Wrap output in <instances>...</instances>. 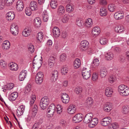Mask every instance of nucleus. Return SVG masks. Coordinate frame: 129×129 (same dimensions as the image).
Segmentation results:
<instances>
[{"instance_id": "1", "label": "nucleus", "mask_w": 129, "mask_h": 129, "mask_svg": "<svg viewBox=\"0 0 129 129\" xmlns=\"http://www.w3.org/2000/svg\"><path fill=\"white\" fill-rule=\"evenodd\" d=\"M49 103V99L47 96H45L40 100V106L41 109L44 110L47 108Z\"/></svg>"}, {"instance_id": "2", "label": "nucleus", "mask_w": 129, "mask_h": 129, "mask_svg": "<svg viewBox=\"0 0 129 129\" xmlns=\"http://www.w3.org/2000/svg\"><path fill=\"white\" fill-rule=\"evenodd\" d=\"M40 57L36 56L33 61V67L34 68L39 69L41 66L42 63V59H40Z\"/></svg>"}, {"instance_id": "3", "label": "nucleus", "mask_w": 129, "mask_h": 129, "mask_svg": "<svg viewBox=\"0 0 129 129\" xmlns=\"http://www.w3.org/2000/svg\"><path fill=\"white\" fill-rule=\"evenodd\" d=\"M82 76L84 79L87 80L90 77L91 71L89 69L84 68L82 70Z\"/></svg>"}, {"instance_id": "4", "label": "nucleus", "mask_w": 129, "mask_h": 129, "mask_svg": "<svg viewBox=\"0 0 129 129\" xmlns=\"http://www.w3.org/2000/svg\"><path fill=\"white\" fill-rule=\"evenodd\" d=\"M43 74L42 72H39L36 75V83L39 84L41 83L43 81Z\"/></svg>"}, {"instance_id": "5", "label": "nucleus", "mask_w": 129, "mask_h": 129, "mask_svg": "<svg viewBox=\"0 0 129 129\" xmlns=\"http://www.w3.org/2000/svg\"><path fill=\"white\" fill-rule=\"evenodd\" d=\"M89 43L86 40L81 42L80 46V49L81 51H85L89 47Z\"/></svg>"}, {"instance_id": "6", "label": "nucleus", "mask_w": 129, "mask_h": 129, "mask_svg": "<svg viewBox=\"0 0 129 129\" xmlns=\"http://www.w3.org/2000/svg\"><path fill=\"white\" fill-rule=\"evenodd\" d=\"M55 110V105L54 104H51L47 109V114L49 117L52 116L54 114Z\"/></svg>"}, {"instance_id": "7", "label": "nucleus", "mask_w": 129, "mask_h": 129, "mask_svg": "<svg viewBox=\"0 0 129 129\" xmlns=\"http://www.w3.org/2000/svg\"><path fill=\"white\" fill-rule=\"evenodd\" d=\"M111 121V119L110 117H106L102 119L101 124L103 126H107L110 124Z\"/></svg>"}, {"instance_id": "8", "label": "nucleus", "mask_w": 129, "mask_h": 129, "mask_svg": "<svg viewBox=\"0 0 129 129\" xmlns=\"http://www.w3.org/2000/svg\"><path fill=\"white\" fill-rule=\"evenodd\" d=\"M83 120V115L81 113L78 114L74 116L72 118V121L73 122L78 123L81 121Z\"/></svg>"}, {"instance_id": "9", "label": "nucleus", "mask_w": 129, "mask_h": 129, "mask_svg": "<svg viewBox=\"0 0 129 129\" xmlns=\"http://www.w3.org/2000/svg\"><path fill=\"white\" fill-rule=\"evenodd\" d=\"M11 31L12 34L14 35H17L18 32V27L16 24L13 23L11 26Z\"/></svg>"}, {"instance_id": "10", "label": "nucleus", "mask_w": 129, "mask_h": 129, "mask_svg": "<svg viewBox=\"0 0 129 129\" xmlns=\"http://www.w3.org/2000/svg\"><path fill=\"white\" fill-rule=\"evenodd\" d=\"M124 15L123 12L119 11L115 13L114 15V17L116 20H119L123 19Z\"/></svg>"}, {"instance_id": "11", "label": "nucleus", "mask_w": 129, "mask_h": 129, "mask_svg": "<svg viewBox=\"0 0 129 129\" xmlns=\"http://www.w3.org/2000/svg\"><path fill=\"white\" fill-rule=\"evenodd\" d=\"M62 102L65 104L68 103L69 101L70 98L68 94L66 93H63L61 96Z\"/></svg>"}, {"instance_id": "12", "label": "nucleus", "mask_w": 129, "mask_h": 129, "mask_svg": "<svg viewBox=\"0 0 129 129\" xmlns=\"http://www.w3.org/2000/svg\"><path fill=\"white\" fill-rule=\"evenodd\" d=\"M24 4L23 1L21 0H19L17 2L16 7L18 11H21L24 8Z\"/></svg>"}, {"instance_id": "13", "label": "nucleus", "mask_w": 129, "mask_h": 129, "mask_svg": "<svg viewBox=\"0 0 129 129\" xmlns=\"http://www.w3.org/2000/svg\"><path fill=\"white\" fill-rule=\"evenodd\" d=\"M108 73L107 69L105 68H102L100 70V76L101 78H104L107 75Z\"/></svg>"}, {"instance_id": "14", "label": "nucleus", "mask_w": 129, "mask_h": 129, "mask_svg": "<svg viewBox=\"0 0 129 129\" xmlns=\"http://www.w3.org/2000/svg\"><path fill=\"white\" fill-rule=\"evenodd\" d=\"M112 103H107L104 105L103 109L104 111L107 112H110L112 108Z\"/></svg>"}, {"instance_id": "15", "label": "nucleus", "mask_w": 129, "mask_h": 129, "mask_svg": "<svg viewBox=\"0 0 129 129\" xmlns=\"http://www.w3.org/2000/svg\"><path fill=\"white\" fill-rule=\"evenodd\" d=\"M98 123V119L97 118L92 119L88 123L89 127L91 128L94 127Z\"/></svg>"}, {"instance_id": "16", "label": "nucleus", "mask_w": 129, "mask_h": 129, "mask_svg": "<svg viewBox=\"0 0 129 129\" xmlns=\"http://www.w3.org/2000/svg\"><path fill=\"white\" fill-rule=\"evenodd\" d=\"M93 115L91 113H89L85 116L84 120V122L86 123H89L92 119Z\"/></svg>"}, {"instance_id": "17", "label": "nucleus", "mask_w": 129, "mask_h": 129, "mask_svg": "<svg viewBox=\"0 0 129 129\" xmlns=\"http://www.w3.org/2000/svg\"><path fill=\"white\" fill-rule=\"evenodd\" d=\"M76 109L74 105H71L69 106L67 109V112L70 114H73L76 112Z\"/></svg>"}, {"instance_id": "18", "label": "nucleus", "mask_w": 129, "mask_h": 129, "mask_svg": "<svg viewBox=\"0 0 129 129\" xmlns=\"http://www.w3.org/2000/svg\"><path fill=\"white\" fill-rule=\"evenodd\" d=\"M58 73V72L56 70H54L52 72L51 80L52 82H54L56 81L57 78Z\"/></svg>"}, {"instance_id": "19", "label": "nucleus", "mask_w": 129, "mask_h": 129, "mask_svg": "<svg viewBox=\"0 0 129 129\" xmlns=\"http://www.w3.org/2000/svg\"><path fill=\"white\" fill-rule=\"evenodd\" d=\"M25 110V106L22 105L19 106L17 110V115L18 116H20L23 114Z\"/></svg>"}, {"instance_id": "20", "label": "nucleus", "mask_w": 129, "mask_h": 129, "mask_svg": "<svg viewBox=\"0 0 129 129\" xmlns=\"http://www.w3.org/2000/svg\"><path fill=\"white\" fill-rule=\"evenodd\" d=\"M55 57L53 56H50L48 59V65L51 68L53 67L55 63L56 59Z\"/></svg>"}, {"instance_id": "21", "label": "nucleus", "mask_w": 129, "mask_h": 129, "mask_svg": "<svg viewBox=\"0 0 129 129\" xmlns=\"http://www.w3.org/2000/svg\"><path fill=\"white\" fill-rule=\"evenodd\" d=\"M6 15L7 19L9 21L13 20L15 17V15L14 13L11 12H8Z\"/></svg>"}, {"instance_id": "22", "label": "nucleus", "mask_w": 129, "mask_h": 129, "mask_svg": "<svg viewBox=\"0 0 129 129\" xmlns=\"http://www.w3.org/2000/svg\"><path fill=\"white\" fill-rule=\"evenodd\" d=\"M38 4L35 1H31L30 4V7L32 11L37 10L38 9Z\"/></svg>"}, {"instance_id": "23", "label": "nucleus", "mask_w": 129, "mask_h": 129, "mask_svg": "<svg viewBox=\"0 0 129 129\" xmlns=\"http://www.w3.org/2000/svg\"><path fill=\"white\" fill-rule=\"evenodd\" d=\"M93 101L92 99L91 98H87L85 102V105L88 107H91L93 104Z\"/></svg>"}, {"instance_id": "24", "label": "nucleus", "mask_w": 129, "mask_h": 129, "mask_svg": "<svg viewBox=\"0 0 129 129\" xmlns=\"http://www.w3.org/2000/svg\"><path fill=\"white\" fill-rule=\"evenodd\" d=\"M27 72L26 70H23L20 73L19 78L20 81L23 80L25 78L27 74Z\"/></svg>"}, {"instance_id": "25", "label": "nucleus", "mask_w": 129, "mask_h": 129, "mask_svg": "<svg viewBox=\"0 0 129 129\" xmlns=\"http://www.w3.org/2000/svg\"><path fill=\"white\" fill-rule=\"evenodd\" d=\"M10 47V43L8 40L4 41L2 45V48L3 49L6 50L9 49Z\"/></svg>"}, {"instance_id": "26", "label": "nucleus", "mask_w": 129, "mask_h": 129, "mask_svg": "<svg viewBox=\"0 0 129 129\" xmlns=\"http://www.w3.org/2000/svg\"><path fill=\"white\" fill-rule=\"evenodd\" d=\"M53 32L54 36L56 37H58L60 35V32L59 28L56 27H55L53 29Z\"/></svg>"}, {"instance_id": "27", "label": "nucleus", "mask_w": 129, "mask_h": 129, "mask_svg": "<svg viewBox=\"0 0 129 129\" xmlns=\"http://www.w3.org/2000/svg\"><path fill=\"white\" fill-rule=\"evenodd\" d=\"M18 96V93L16 92H14L10 95L9 99L10 101H14Z\"/></svg>"}, {"instance_id": "28", "label": "nucleus", "mask_w": 129, "mask_h": 129, "mask_svg": "<svg viewBox=\"0 0 129 129\" xmlns=\"http://www.w3.org/2000/svg\"><path fill=\"white\" fill-rule=\"evenodd\" d=\"M113 93L112 89L110 88L107 87L105 90V95L108 97H111Z\"/></svg>"}, {"instance_id": "29", "label": "nucleus", "mask_w": 129, "mask_h": 129, "mask_svg": "<svg viewBox=\"0 0 129 129\" xmlns=\"http://www.w3.org/2000/svg\"><path fill=\"white\" fill-rule=\"evenodd\" d=\"M100 29L98 26L95 27L93 28L92 31V34L95 36L99 35L100 32Z\"/></svg>"}, {"instance_id": "30", "label": "nucleus", "mask_w": 129, "mask_h": 129, "mask_svg": "<svg viewBox=\"0 0 129 129\" xmlns=\"http://www.w3.org/2000/svg\"><path fill=\"white\" fill-rule=\"evenodd\" d=\"M10 69L12 71H16L18 68L17 65L16 63L13 62L10 63L9 64Z\"/></svg>"}, {"instance_id": "31", "label": "nucleus", "mask_w": 129, "mask_h": 129, "mask_svg": "<svg viewBox=\"0 0 129 129\" xmlns=\"http://www.w3.org/2000/svg\"><path fill=\"white\" fill-rule=\"evenodd\" d=\"M31 31V30L30 29L26 28L23 31L22 34L24 37H27L30 35Z\"/></svg>"}, {"instance_id": "32", "label": "nucleus", "mask_w": 129, "mask_h": 129, "mask_svg": "<svg viewBox=\"0 0 129 129\" xmlns=\"http://www.w3.org/2000/svg\"><path fill=\"white\" fill-rule=\"evenodd\" d=\"M34 21V24L36 26L39 27L40 26L41 23V19L39 17L36 18Z\"/></svg>"}, {"instance_id": "33", "label": "nucleus", "mask_w": 129, "mask_h": 129, "mask_svg": "<svg viewBox=\"0 0 129 129\" xmlns=\"http://www.w3.org/2000/svg\"><path fill=\"white\" fill-rule=\"evenodd\" d=\"M43 34L42 32L39 33L37 36V42L39 43L41 42L43 40Z\"/></svg>"}, {"instance_id": "34", "label": "nucleus", "mask_w": 129, "mask_h": 129, "mask_svg": "<svg viewBox=\"0 0 129 129\" xmlns=\"http://www.w3.org/2000/svg\"><path fill=\"white\" fill-rule=\"evenodd\" d=\"M81 65V61L78 58H76L74 62V67L75 69L79 68Z\"/></svg>"}, {"instance_id": "35", "label": "nucleus", "mask_w": 129, "mask_h": 129, "mask_svg": "<svg viewBox=\"0 0 129 129\" xmlns=\"http://www.w3.org/2000/svg\"><path fill=\"white\" fill-rule=\"evenodd\" d=\"M93 21L92 19L89 18L87 19L86 20L85 23V26L87 27H91L93 25Z\"/></svg>"}, {"instance_id": "36", "label": "nucleus", "mask_w": 129, "mask_h": 129, "mask_svg": "<svg viewBox=\"0 0 129 129\" xmlns=\"http://www.w3.org/2000/svg\"><path fill=\"white\" fill-rule=\"evenodd\" d=\"M115 31L117 33H120L124 31L123 26L121 25H119L115 28Z\"/></svg>"}, {"instance_id": "37", "label": "nucleus", "mask_w": 129, "mask_h": 129, "mask_svg": "<svg viewBox=\"0 0 129 129\" xmlns=\"http://www.w3.org/2000/svg\"><path fill=\"white\" fill-rule=\"evenodd\" d=\"M75 92L77 94H80L84 92L82 87L80 86H77L76 87L74 90Z\"/></svg>"}, {"instance_id": "38", "label": "nucleus", "mask_w": 129, "mask_h": 129, "mask_svg": "<svg viewBox=\"0 0 129 129\" xmlns=\"http://www.w3.org/2000/svg\"><path fill=\"white\" fill-rule=\"evenodd\" d=\"M58 5L57 0H51L50 3V6L52 9L56 8Z\"/></svg>"}, {"instance_id": "39", "label": "nucleus", "mask_w": 129, "mask_h": 129, "mask_svg": "<svg viewBox=\"0 0 129 129\" xmlns=\"http://www.w3.org/2000/svg\"><path fill=\"white\" fill-rule=\"evenodd\" d=\"M65 12V10L64 7L62 6H60L58 8L57 12L59 15H61Z\"/></svg>"}, {"instance_id": "40", "label": "nucleus", "mask_w": 129, "mask_h": 129, "mask_svg": "<svg viewBox=\"0 0 129 129\" xmlns=\"http://www.w3.org/2000/svg\"><path fill=\"white\" fill-rule=\"evenodd\" d=\"M106 59L108 60H110L112 59L113 57V54L111 52H108L105 54Z\"/></svg>"}, {"instance_id": "41", "label": "nucleus", "mask_w": 129, "mask_h": 129, "mask_svg": "<svg viewBox=\"0 0 129 129\" xmlns=\"http://www.w3.org/2000/svg\"><path fill=\"white\" fill-rule=\"evenodd\" d=\"M116 7L114 4H110L108 7V9L111 12L114 11L116 9Z\"/></svg>"}, {"instance_id": "42", "label": "nucleus", "mask_w": 129, "mask_h": 129, "mask_svg": "<svg viewBox=\"0 0 129 129\" xmlns=\"http://www.w3.org/2000/svg\"><path fill=\"white\" fill-rule=\"evenodd\" d=\"M70 16L69 15L66 14L64 15L62 19V22L64 23H67L69 19Z\"/></svg>"}, {"instance_id": "43", "label": "nucleus", "mask_w": 129, "mask_h": 129, "mask_svg": "<svg viewBox=\"0 0 129 129\" xmlns=\"http://www.w3.org/2000/svg\"><path fill=\"white\" fill-rule=\"evenodd\" d=\"M123 96H126L129 95V88L126 87V88L122 93L120 94Z\"/></svg>"}, {"instance_id": "44", "label": "nucleus", "mask_w": 129, "mask_h": 129, "mask_svg": "<svg viewBox=\"0 0 129 129\" xmlns=\"http://www.w3.org/2000/svg\"><path fill=\"white\" fill-rule=\"evenodd\" d=\"M126 86L124 85H119L118 88V90L119 93L121 94L122 91H124L126 88Z\"/></svg>"}, {"instance_id": "45", "label": "nucleus", "mask_w": 129, "mask_h": 129, "mask_svg": "<svg viewBox=\"0 0 129 129\" xmlns=\"http://www.w3.org/2000/svg\"><path fill=\"white\" fill-rule=\"evenodd\" d=\"M115 75L113 74L111 75L108 77V81L110 83H112L115 81Z\"/></svg>"}, {"instance_id": "46", "label": "nucleus", "mask_w": 129, "mask_h": 129, "mask_svg": "<svg viewBox=\"0 0 129 129\" xmlns=\"http://www.w3.org/2000/svg\"><path fill=\"white\" fill-rule=\"evenodd\" d=\"M42 16L43 21L44 22L47 21L48 20L49 17L47 12L46 11H45L43 12Z\"/></svg>"}, {"instance_id": "47", "label": "nucleus", "mask_w": 129, "mask_h": 129, "mask_svg": "<svg viewBox=\"0 0 129 129\" xmlns=\"http://www.w3.org/2000/svg\"><path fill=\"white\" fill-rule=\"evenodd\" d=\"M66 8L67 11L69 13L73 12L74 9L71 4H67L66 6Z\"/></svg>"}, {"instance_id": "48", "label": "nucleus", "mask_w": 129, "mask_h": 129, "mask_svg": "<svg viewBox=\"0 0 129 129\" xmlns=\"http://www.w3.org/2000/svg\"><path fill=\"white\" fill-rule=\"evenodd\" d=\"M100 13V15L102 16H105L107 15V11L105 8L101 7V8Z\"/></svg>"}, {"instance_id": "49", "label": "nucleus", "mask_w": 129, "mask_h": 129, "mask_svg": "<svg viewBox=\"0 0 129 129\" xmlns=\"http://www.w3.org/2000/svg\"><path fill=\"white\" fill-rule=\"evenodd\" d=\"M68 69L66 66H63L62 67L61 69V73L63 75H65L68 72Z\"/></svg>"}, {"instance_id": "50", "label": "nucleus", "mask_w": 129, "mask_h": 129, "mask_svg": "<svg viewBox=\"0 0 129 129\" xmlns=\"http://www.w3.org/2000/svg\"><path fill=\"white\" fill-rule=\"evenodd\" d=\"M107 39L103 37H102L100 39V43L102 45H105L108 43Z\"/></svg>"}, {"instance_id": "51", "label": "nucleus", "mask_w": 129, "mask_h": 129, "mask_svg": "<svg viewBox=\"0 0 129 129\" xmlns=\"http://www.w3.org/2000/svg\"><path fill=\"white\" fill-rule=\"evenodd\" d=\"M67 55L63 53L61 54L60 56V61L62 62L66 60Z\"/></svg>"}, {"instance_id": "52", "label": "nucleus", "mask_w": 129, "mask_h": 129, "mask_svg": "<svg viewBox=\"0 0 129 129\" xmlns=\"http://www.w3.org/2000/svg\"><path fill=\"white\" fill-rule=\"evenodd\" d=\"M99 62L98 59L95 58L93 60L92 65L93 66L94 68H95L99 65Z\"/></svg>"}, {"instance_id": "53", "label": "nucleus", "mask_w": 129, "mask_h": 129, "mask_svg": "<svg viewBox=\"0 0 129 129\" xmlns=\"http://www.w3.org/2000/svg\"><path fill=\"white\" fill-rule=\"evenodd\" d=\"M31 85L30 84H28L26 87L25 89V93H28L31 90Z\"/></svg>"}, {"instance_id": "54", "label": "nucleus", "mask_w": 129, "mask_h": 129, "mask_svg": "<svg viewBox=\"0 0 129 129\" xmlns=\"http://www.w3.org/2000/svg\"><path fill=\"white\" fill-rule=\"evenodd\" d=\"M36 100V96L35 95H32L30 96V106L33 104Z\"/></svg>"}, {"instance_id": "55", "label": "nucleus", "mask_w": 129, "mask_h": 129, "mask_svg": "<svg viewBox=\"0 0 129 129\" xmlns=\"http://www.w3.org/2000/svg\"><path fill=\"white\" fill-rule=\"evenodd\" d=\"M98 74L96 73H94L92 76V79L94 81H96L98 79Z\"/></svg>"}, {"instance_id": "56", "label": "nucleus", "mask_w": 129, "mask_h": 129, "mask_svg": "<svg viewBox=\"0 0 129 129\" xmlns=\"http://www.w3.org/2000/svg\"><path fill=\"white\" fill-rule=\"evenodd\" d=\"M14 87V84L13 83H11L9 84L6 87V88L4 90H10L13 88Z\"/></svg>"}, {"instance_id": "57", "label": "nucleus", "mask_w": 129, "mask_h": 129, "mask_svg": "<svg viewBox=\"0 0 129 129\" xmlns=\"http://www.w3.org/2000/svg\"><path fill=\"white\" fill-rule=\"evenodd\" d=\"M123 112L126 114L129 112V106H124L123 107Z\"/></svg>"}, {"instance_id": "58", "label": "nucleus", "mask_w": 129, "mask_h": 129, "mask_svg": "<svg viewBox=\"0 0 129 129\" xmlns=\"http://www.w3.org/2000/svg\"><path fill=\"white\" fill-rule=\"evenodd\" d=\"M31 9L29 7H26L25 9V12L26 14L28 16H30L31 14Z\"/></svg>"}, {"instance_id": "59", "label": "nucleus", "mask_w": 129, "mask_h": 129, "mask_svg": "<svg viewBox=\"0 0 129 129\" xmlns=\"http://www.w3.org/2000/svg\"><path fill=\"white\" fill-rule=\"evenodd\" d=\"M56 109L57 113L59 114L61 113L62 111V107L61 105H57L56 107Z\"/></svg>"}, {"instance_id": "60", "label": "nucleus", "mask_w": 129, "mask_h": 129, "mask_svg": "<svg viewBox=\"0 0 129 129\" xmlns=\"http://www.w3.org/2000/svg\"><path fill=\"white\" fill-rule=\"evenodd\" d=\"M28 51L31 53L33 52L35 50L34 46L31 44L29 45L28 47Z\"/></svg>"}, {"instance_id": "61", "label": "nucleus", "mask_w": 129, "mask_h": 129, "mask_svg": "<svg viewBox=\"0 0 129 129\" xmlns=\"http://www.w3.org/2000/svg\"><path fill=\"white\" fill-rule=\"evenodd\" d=\"M15 0H5L7 5L8 6H10L12 5L13 2Z\"/></svg>"}, {"instance_id": "62", "label": "nucleus", "mask_w": 129, "mask_h": 129, "mask_svg": "<svg viewBox=\"0 0 129 129\" xmlns=\"http://www.w3.org/2000/svg\"><path fill=\"white\" fill-rule=\"evenodd\" d=\"M83 22V21L80 19L76 21V23L80 27L82 26V23Z\"/></svg>"}, {"instance_id": "63", "label": "nucleus", "mask_w": 129, "mask_h": 129, "mask_svg": "<svg viewBox=\"0 0 129 129\" xmlns=\"http://www.w3.org/2000/svg\"><path fill=\"white\" fill-rule=\"evenodd\" d=\"M31 106H32L31 110H33V111L37 112L38 108L37 105H35L33 106H32V105Z\"/></svg>"}, {"instance_id": "64", "label": "nucleus", "mask_w": 129, "mask_h": 129, "mask_svg": "<svg viewBox=\"0 0 129 129\" xmlns=\"http://www.w3.org/2000/svg\"><path fill=\"white\" fill-rule=\"evenodd\" d=\"M114 51L115 52H120L121 51V49L118 47H115L113 48Z\"/></svg>"}]
</instances>
